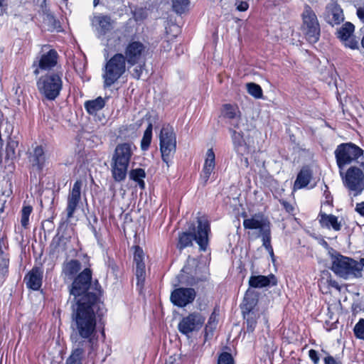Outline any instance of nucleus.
<instances>
[{"mask_svg":"<svg viewBox=\"0 0 364 364\" xmlns=\"http://www.w3.org/2000/svg\"><path fill=\"white\" fill-rule=\"evenodd\" d=\"M223 116L228 119L230 127L240 129V122L241 121V113L237 105L225 104L222 109Z\"/></svg>","mask_w":364,"mask_h":364,"instance_id":"393cba45","label":"nucleus"},{"mask_svg":"<svg viewBox=\"0 0 364 364\" xmlns=\"http://www.w3.org/2000/svg\"><path fill=\"white\" fill-rule=\"evenodd\" d=\"M312 177L311 171L308 168H303L299 172L294 184V189H301L307 186Z\"/></svg>","mask_w":364,"mask_h":364,"instance_id":"473e14b6","label":"nucleus"},{"mask_svg":"<svg viewBox=\"0 0 364 364\" xmlns=\"http://www.w3.org/2000/svg\"><path fill=\"white\" fill-rule=\"evenodd\" d=\"M205 317L202 313L194 311L183 317L178 324V331L189 338L194 332L201 329L205 323Z\"/></svg>","mask_w":364,"mask_h":364,"instance_id":"ddd939ff","label":"nucleus"},{"mask_svg":"<svg viewBox=\"0 0 364 364\" xmlns=\"http://www.w3.org/2000/svg\"><path fill=\"white\" fill-rule=\"evenodd\" d=\"M114 21L107 15H99L94 18L92 24L95 25L97 38L103 41L105 36L113 28Z\"/></svg>","mask_w":364,"mask_h":364,"instance_id":"b1692460","label":"nucleus"},{"mask_svg":"<svg viewBox=\"0 0 364 364\" xmlns=\"http://www.w3.org/2000/svg\"><path fill=\"white\" fill-rule=\"evenodd\" d=\"M323 18L329 25H338L344 20L343 9L336 1L331 0L326 6Z\"/></svg>","mask_w":364,"mask_h":364,"instance_id":"dca6fc26","label":"nucleus"},{"mask_svg":"<svg viewBox=\"0 0 364 364\" xmlns=\"http://www.w3.org/2000/svg\"><path fill=\"white\" fill-rule=\"evenodd\" d=\"M126 61L124 55L117 53L112 56L105 65L103 74L104 85L109 87L113 85L125 72Z\"/></svg>","mask_w":364,"mask_h":364,"instance_id":"9d476101","label":"nucleus"},{"mask_svg":"<svg viewBox=\"0 0 364 364\" xmlns=\"http://www.w3.org/2000/svg\"><path fill=\"white\" fill-rule=\"evenodd\" d=\"M236 129L233 127L229 128L234 150L238 155L243 156L249 152V147L245 141L243 132Z\"/></svg>","mask_w":364,"mask_h":364,"instance_id":"a878e982","label":"nucleus"},{"mask_svg":"<svg viewBox=\"0 0 364 364\" xmlns=\"http://www.w3.org/2000/svg\"><path fill=\"white\" fill-rule=\"evenodd\" d=\"M244 162H245V166H248V160L247 158L245 159Z\"/></svg>","mask_w":364,"mask_h":364,"instance_id":"774afa93","label":"nucleus"},{"mask_svg":"<svg viewBox=\"0 0 364 364\" xmlns=\"http://www.w3.org/2000/svg\"><path fill=\"white\" fill-rule=\"evenodd\" d=\"M36 85L39 92L48 100H55L63 88L62 74L49 73L41 76Z\"/></svg>","mask_w":364,"mask_h":364,"instance_id":"0eeeda50","label":"nucleus"},{"mask_svg":"<svg viewBox=\"0 0 364 364\" xmlns=\"http://www.w3.org/2000/svg\"><path fill=\"white\" fill-rule=\"evenodd\" d=\"M152 129L153 125L151 123H149L148 127H146L143 137L141 141V149L142 151H145L149 149V146L152 139Z\"/></svg>","mask_w":364,"mask_h":364,"instance_id":"58836bf2","label":"nucleus"},{"mask_svg":"<svg viewBox=\"0 0 364 364\" xmlns=\"http://www.w3.org/2000/svg\"><path fill=\"white\" fill-rule=\"evenodd\" d=\"M131 156L132 149L129 144H119L116 146L111 161V171L115 181L125 179Z\"/></svg>","mask_w":364,"mask_h":364,"instance_id":"39448f33","label":"nucleus"},{"mask_svg":"<svg viewBox=\"0 0 364 364\" xmlns=\"http://www.w3.org/2000/svg\"><path fill=\"white\" fill-rule=\"evenodd\" d=\"M217 364H235L232 355L227 352L220 354Z\"/></svg>","mask_w":364,"mask_h":364,"instance_id":"c03bdc74","label":"nucleus"},{"mask_svg":"<svg viewBox=\"0 0 364 364\" xmlns=\"http://www.w3.org/2000/svg\"><path fill=\"white\" fill-rule=\"evenodd\" d=\"M33 211V208L30 205H23L21 210V225L24 229H27L29 225V217Z\"/></svg>","mask_w":364,"mask_h":364,"instance_id":"ea45409f","label":"nucleus"},{"mask_svg":"<svg viewBox=\"0 0 364 364\" xmlns=\"http://www.w3.org/2000/svg\"><path fill=\"white\" fill-rule=\"evenodd\" d=\"M277 283L276 277L273 274L268 276H251L249 279V285L253 288H263L268 286H274Z\"/></svg>","mask_w":364,"mask_h":364,"instance_id":"cd10ccee","label":"nucleus"},{"mask_svg":"<svg viewBox=\"0 0 364 364\" xmlns=\"http://www.w3.org/2000/svg\"><path fill=\"white\" fill-rule=\"evenodd\" d=\"M8 242L6 238L0 237V257L9 256L7 252Z\"/></svg>","mask_w":364,"mask_h":364,"instance_id":"a18cd8bd","label":"nucleus"},{"mask_svg":"<svg viewBox=\"0 0 364 364\" xmlns=\"http://www.w3.org/2000/svg\"><path fill=\"white\" fill-rule=\"evenodd\" d=\"M359 264H360L362 265V269H363L364 267V258L360 259Z\"/></svg>","mask_w":364,"mask_h":364,"instance_id":"e2e57ef3","label":"nucleus"},{"mask_svg":"<svg viewBox=\"0 0 364 364\" xmlns=\"http://www.w3.org/2000/svg\"><path fill=\"white\" fill-rule=\"evenodd\" d=\"M138 186L141 188V189H144V187H145V183L143 180V178H138Z\"/></svg>","mask_w":364,"mask_h":364,"instance_id":"052dcab7","label":"nucleus"},{"mask_svg":"<svg viewBox=\"0 0 364 364\" xmlns=\"http://www.w3.org/2000/svg\"><path fill=\"white\" fill-rule=\"evenodd\" d=\"M309 356L311 360L314 363V364H318L319 363V356L318 352L314 349H311L309 350Z\"/></svg>","mask_w":364,"mask_h":364,"instance_id":"49530a36","label":"nucleus"},{"mask_svg":"<svg viewBox=\"0 0 364 364\" xmlns=\"http://www.w3.org/2000/svg\"><path fill=\"white\" fill-rule=\"evenodd\" d=\"M361 46L364 49V36H363L361 39Z\"/></svg>","mask_w":364,"mask_h":364,"instance_id":"0e129e2a","label":"nucleus"},{"mask_svg":"<svg viewBox=\"0 0 364 364\" xmlns=\"http://www.w3.org/2000/svg\"><path fill=\"white\" fill-rule=\"evenodd\" d=\"M4 141H6L5 152L0 151V166L4 168V172H6V175L3 177L2 194L9 197L13 193L12 179L15 170L14 160L17 156L19 137L18 135H14L10 139H6Z\"/></svg>","mask_w":364,"mask_h":364,"instance_id":"f03ea898","label":"nucleus"},{"mask_svg":"<svg viewBox=\"0 0 364 364\" xmlns=\"http://www.w3.org/2000/svg\"><path fill=\"white\" fill-rule=\"evenodd\" d=\"M82 186V181L80 180H77L74 183L73 188L68 196L67 207L65 209L67 220H69L73 218L74 213L78 206L81 199Z\"/></svg>","mask_w":364,"mask_h":364,"instance_id":"a211bd4d","label":"nucleus"},{"mask_svg":"<svg viewBox=\"0 0 364 364\" xmlns=\"http://www.w3.org/2000/svg\"><path fill=\"white\" fill-rule=\"evenodd\" d=\"M146 176V173L144 169L138 168V178H144Z\"/></svg>","mask_w":364,"mask_h":364,"instance_id":"4d7b16f0","label":"nucleus"},{"mask_svg":"<svg viewBox=\"0 0 364 364\" xmlns=\"http://www.w3.org/2000/svg\"><path fill=\"white\" fill-rule=\"evenodd\" d=\"M324 364H342L341 361L336 360L333 356L328 355L323 359Z\"/></svg>","mask_w":364,"mask_h":364,"instance_id":"09e8293b","label":"nucleus"},{"mask_svg":"<svg viewBox=\"0 0 364 364\" xmlns=\"http://www.w3.org/2000/svg\"><path fill=\"white\" fill-rule=\"evenodd\" d=\"M280 203L282 205L283 208L287 210L288 213H291L294 210L293 206L287 201L286 200H280Z\"/></svg>","mask_w":364,"mask_h":364,"instance_id":"864d4df0","label":"nucleus"},{"mask_svg":"<svg viewBox=\"0 0 364 364\" xmlns=\"http://www.w3.org/2000/svg\"><path fill=\"white\" fill-rule=\"evenodd\" d=\"M353 331L356 338L364 340V318H360L354 327Z\"/></svg>","mask_w":364,"mask_h":364,"instance_id":"37998d69","label":"nucleus"},{"mask_svg":"<svg viewBox=\"0 0 364 364\" xmlns=\"http://www.w3.org/2000/svg\"><path fill=\"white\" fill-rule=\"evenodd\" d=\"M132 250L133 251V261L136 262V245L132 247Z\"/></svg>","mask_w":364,"mask_h":364,"instance_id":"13d9d810","label":"nucleus"},{"mask_svg":"<svg viewBox=\"0 0 364 364\" xmlns=\"http://www.w3.org/2000/svg\"><path fill=\"white\" fill-rule=\"evenodd\" d=\"M98 4H99V0H94L93 1V4H94L95 6L98 5Z\"/></svg>","mask_w":364,"mask_h":364,"instance_id":"69168bd1","label":"nucleus"},{"mask_svg":"<svg viewBox=\"0 0 364 364\" xmlns=\"http://www.w3.org/2000/svg\"><path fill=\"white\" fill-rule=\"evenodd\" d=\"M343 183L350 191L355 192V196L359 195L364 190V173L355 166L350 167L345 175L340 171Z\"/></svg>","mask_w":364,"mask_h":364,"instance_id":"4468645a","label":"nucleus"},{"mask_svg":"<svg viewBox=\"0 0 364 364\" xmlns=\"http://www.w3.org/2000/svg\"><path fill=\"white\" fill-rule=\"evenodd\" d=\"M63 238V236L59 235V234H57L52 240V245L55 246V248L60 246V243Z\"/></svg>","mask_w":364,"mask_h":364,"instance_id":"5fc2aeb1","label":"nucleus"},{"mask_svg":"<svg viewBox=\"0 0 364 364\" xmlns=\"http://www.w3.org/2000/svg\"><path fill=\"white\" fill-rule=\"evenodd\" d=\"M73 348L70 356L66 360L65 364H82V359L87 355L90 359H94L97 350L88 349L85 346L72 344Z\"/></svg>","mask_w":364,"mask_h":364,"instance_id":"412c9836","label":"nucleus"},{"mask_svg":"<svg viewBox=\"0 0 364 364\" xmlns=\"http://www.w3.org/2000/svg\"><path fill=\"white\" fill-rule=\"evenodd\" d=\"M129 178L131 180L136 182V169H132L129 173Z\"/></svg>","mask_w":364,"mask_h":364,"instance_id":"6e6d98bb","label":"nucleus"},{"mask_svg":"<svg viewBox=\"0 0 364 364\" xmlns=\"http://www.w3.org/2000/svg\"><path fill=\"white\" fill-rule=\"evenodd\" d=\"M258 302V297L255 291L248 289L244 296L243 302L241 304L242 311H259L256 308Z\"/></svg>","mask_w":364,"mask_h":364,"instance_id":"c756f323","label":"nucleus"},{"mask_svg":"<svg viewBox=\"0 0 364 364\" xmlns=\"http://www.w3.org/2000/svg\"><path fill=\"white\" fill-rule=\"evenodd\" d=\"M242 313L247 332L253 333L257 326V319L260 317L259 311H242Z\"/></svg>","mask_w":364,"mask_h":364,"instance_id":"2f4dec72","label":"nucleus"},{"mask_svg":"<svg viewBox=\"0 0 364 364\" xmlns=\"http://www.w3.org/2000/svg\"><path fill=\"white\" fill-rule=\"evenodd\" d=\"M197 227L191 224L188 228V232H184L179 235L177 247L183 250L192 245L194 240L198 245L201 251H205L208 245V234L210 232V223L205 217L197 218Z\"/></svg>","mask_w":364,"mask_h":364,"instance_id":"7ed1b4c3","label":"nucleus"},{"mask_svg":"<svg viewBox=\"0 0 364 364\" xmlns=\"http://www.w3.org/2000/svg\"><path fill=\"white\" fill-rule=\"evenodd\" d=\"M43 269L41 267H33L24 277V282L28 289L38 291L42 286Z\"/></svg>","mask_w":364,"mask_h":364,"instance_id":"5701e85b","label":"nucleus"},{"mask_svg":"<svg viewBox=\"0 0 364 364\" xmlns=\"http://www.w3.org/2000/svg\"><path fill=\"white\" fill-rule=\"evenodd\" d=\"M108 267L111 268L113 272L115 271L116 264H114V261L111 260L110 259H109Z\"/></svg>","mask_w":364,"mask_h":364,"instance_id":"bf43d9fd","label":"nucleus"},{"mask_svg":"<svg viewBox=\"0 0 364 364\" xmlns=\"http://www.w3.org/2000/svg\"><path fill=\"white\" fill-rule=\"evenodd\" d=\"M145 254L143 250L138 246V287L141 286L145 280Z\"/></svg>","mask_w":364,"mask_h":364,"instance_id":"c9c22d12","label":"nucleus"},{"mask_svg":"<svg viewBox=\"0 0 364 364\" xmlns=\"http://www.w3.org/2000/svg\"><path fill=\"white\" fill-rule=\"evenodd\" d=\"M105 311L104 303L95 296H85L73 306L70 341L88 349L98 350L97 318Z\"/></svg>","mask_w":364,"mask_h":364,"instance_id":"f257e3e1","label":"nucleus"},{"mask_svg":"<svg viewBox=\"0 0 364 364\" xmlns=\"http://www.w3.org/2000/svg\"><path fill=\"white\" fill-rule=\"evenodd\" d=\"M125 61L128 65L133 66L136 63V41L132 40L125 49Z\"/></svg>","mask_w":364,"mask_h":364,"instance_id":"e433bc0d","label":"nucleus"},{"mask_svg":"<svg viewBox=\"0 0 364 364\" xmlns=\"http://www.w3.org/2000/svg\"><path fill=\"white\" fill-rule=\"evenodd\" d=\"M215 156L213 149H208L206 157L202 171L200 173L199 183L203 186H206L212 175L215 174Z\"/></svg>","mask_w":364,"mask_h":364,"instance_id":"4be33fe9","label":"nucleus"},{"mask_svg":"<svg viewBox=\"0 0 364 364\" xmlns=\"http://www.w3.org/2000/svg\"><path fill=\"white\" fill-rule=\"evenodd\" d=\"M14 125L7 119H3L0 113V149L3 147L4 140L10 139L13 137Z\"/></svg>","mask_w":364,"mask_h":364,"instance_id":"7c9ffc66","label":"nucleus"},{"mask_svg":"<svg viewBox=\"0 0 364 364\" xmlns=\"http://www.w3.org/2000/svg\"><path fill=\"white\" fill-rule=\"evenodd\" d=\"M355 210L362 217H364V202L358 203Z\"/></svg>","mask_w":364,"mask_h":364,"instance_id":"3c124183","label":"nucleus"},{"mask_svg":"<svg viewBox=\"0 0 364 364\" xmlns=\"http://www.w3.org/2000/svg\"><path fill=\"white\" fill-rule=\"evenodd\" d=\"M247 88L248 93L254 97L259 99L262 97V90L259 85L250 82L247 84Z\"/></svg>","mask_w":364,"mask_h":364,"instance_id":"79ce46f5","label":"nucleus"},{"mask_svg":"<svg viewBox=\"0 0 364 364\" xmlns=\"http://www.w3.org/2000/svg\"><path fill=\"white\" fill-rule=\"evenodd\" d=\"M189 0H172L173 10L178 14H182L188 10Z\"/></svg>","mask_w":364,"mask_h":364,"instance_id":"a19ab883","label":"nucleus"},{"mask_svg":"<svg viewBox=\"0 0 364 364\" xmlns=\"http://www.w3.org/2000/svg\"><path fill=\"white\" fill-rule=\"evenodd\" d=\"M196 296L194 289L180 287L171 292L170 299L174 306L185 307L194 301Z\"/></svg>","mask_w":364,"mask_h":364,"instance_id":"2eb2a0df","label":"nucleus"},{"mask_svg":"<svg viewBox=\"0 0 364 364\" xmlns=\"http://www.w3.org/2000/svg\"><path fill=\"white\" fill-rule=\"evenodd\" d=\"M92 275V270L90 268H85L74 279L70 289V294L74 296L75 304H77L78 301L85 296H93L98 300H101L100 292L90 291Z\"/></svg>","mask_w":364,"mask_h":364,"instance_id":"423d86ee","label":"nucleus"},{"mask_svg":"<svg viewBox=\"0 0 364 364\" xmlns=\"http://www.w3.org/2000/svg\"><path fill=\"white\" fill-rule=\"evenodd\" d=\"M9 256L0 257V285L6 279L9 274Z\"/></svg>","mask_w":364,"mask_h":364,"instance_id":"4c0bfd02","label":"nucleus"},{"mask_svg":"<svg viewBox=\"0 0 364 364\" xmlns=\"http://www.w3.org/2000/svg\"><path fill=\"white\" fill-rule=\"evenodd\" d=\"M245 229L259 230V236L262 237V245L274 260V251L271 245V229L269 222L262 215H254L243 220Z\"/></svg>","mask_w":364,"mask_h":364,"instance_id":"6e6552de","label":"nucleus"},{"mask_svg":"<svg viewBox=\"0 0 364 364\" xmlns=\"http://www.w3.org/2000/svg\"><path fill=\"white\" fill-rule=\"evenodd\" d=\"M58 54L54 49H50L47 53H43L38 61H34L33 67L35 68L33 74L38 75L39 70H50L53 68L58 63Z\"/></svg>","mask_w":364,"mask_h":364,"instance_id":"f3484780","label":"nucleus"},{"mask_svg":"<svg viewBox=\"0 0 364 364\" xmlns=\"http://www.w3.org/2000/svg\"><path fill=\"white\" fill-rule=\"evenodd\" d=\"M331 285L336 289H338V284L336 281H331Z\"/></svg>","mask_w":364,"mask_h":364,"instance_id":"680f3d73","label":"nucleus"},{"mask_svg":"<svg viewBox=\"0 0 364 364\" xmlns=\"http://www.w3.org/2000/svg\"><path fill=\"white\" fill-rule=\"evenodd\" d=\"M105 106V100L102 97H98L95 100H87L85 102L84 107L85 110L90 114H96L97 112L101 110Z\"/></svg>","mask_w":364,"mask_h":364,"instance_id":"f704fd0d","label":"nucleus"},{"mask_svg":"<svg viewBox=\"0 0 364 364\" xmlns=\"http://www.w3.org/2000/svg\"><path fill=\"white\" fill-rule=\"evenodd\" d=\"M355 26L350 22L345 23L338 31L337 37L346 47L350 49H359V43L353 36Z\"/></svg>","mask_w":364,"mask_h":364,"instance_id":"6ab92c4d","label":"nucleus"},{"mask_svg":"<svg viewBox=\"0 0 364 364\" xmlns=\"http://www.w3.org/2000/svg\"><path fill=\"white\" fill-rule=\"evenodd\" d=\"M363 151L353 143L341 144L335 150V156L338 168L341 170L343 166L357 160Z\"/></svg>","mask_w":364,"mask_h":364,"instance_id":"9b49d317","label":"nucleus"},{"mask_svg":"<svg viewBox=\"0 0 364 364\" xmlns=\"http://www.w3.org/2000/svg\"><path fill=\"white\" fill-rule=\"evenodd\" d=\"M332 271L343 279L362 277V265L352 258L341 255L337 252L331 254Z\"/></svg>","mask_w":364,"mask_h":364,"instance_id":"20e7f679","label":"nucleus"},{"mask_svg":"<svg viewBox=\"0 0 364 364\" xmlns=\"http://www.w3.org/2000/svg\"><path fill=\"white\" fill-rule=\"evenodd\" d=\"M149 15V10L146 9H141L138 10V21L146 18Z\"/></svg>","mask_w":364,"mask_h":364,"instance_id":"8fccbe9b","label":"nucleus"},{"mask_svg":"<svg viewBox=\"0 0 364 364\" xmlns=\"http://www.w3.org/2000/svg\"><path fill=\"white\" fill-rule=\"evenodd\" d=\"M131 11H132V13L133 14L134 18H135L136 15V11L135 10H132V9H131Z\"/></svg>","mask_w":364,"mask_h":364,"instance_id":"338daca9","label":"nucleus"},{"mask_svg":"<svg viewBox=\"0 0 364 364\" xmlns=\"http://www.w3.org/2000/svg\"><path fill=\"white\" fill-rule=\"evenodd\" d=\"M303 28L305 36L311 43H316L320 37V25L317 16L311 8L306 6L302 14Z\"/></svg>","mask_w":364,"mask_h":364,"instance_id":"f8f14e48","label":"nucleus"},{"mask_svg":"<svg viewBox=\"0 0 364 364\" xmlns=\"http://www.w3.org/2000/svg\"><path fill=\"white\" fill-rule=\"evenodd\" d=\"M159 146L162 161L168 166L176 151V136L171 126L162 127L159 134Z\"/></svg>","mask_w":364,"mask_h":364,"instance_id":"1a4fd4ad","label":"nucleus"},{"mask_svg":"<svg viewBox=\"0 0 364 364\" xmlns=\"http://www.w3.org/2000/svg\"><path fill=\"white\" fill-rule=\"evenodd\" d=\"M138 67L139 70H138V79L140 78L141 76L144 75V77H148L149 75V72L147 68H146V64L144 60L146 58H151L152 57V54L154 52V48L151 46L149 43H141L138 42Z\"/></svg>","mask_w":364,"mask_h":364,"instance_id":"aec40b11","label":"nucleus"},{"mask_svg":"<svg viewBox=\"0 0 364 364\" xmlns=\"http://www.w3.org/2000/svg\"><path fill=\"white\" fill-rule=\"evenodd\" d=\"M31 165L38 171H41L46 164L45 151L42 146H36L29 156Z\"/></svg>","mask_w":364,"mask_h":364,"instance_id":"c85d7f7f","label":"nucleus"},{"mask_svg":"<svg viewBox=\"0 0 364 364\" xmlns=\"http://www.w3.org/2000/svg\"><path fill=\"white\" fill-rule=\"evenodd\" d=\"M81 269V263L77 259H71L63 264V274L68 279H73Z\"/></svg>","mask_w":364,"mask_h":364,"instance_id":"72a5a7b5","label":"nucleus"},{"mask_svg":"<svg viewBox=\"0 0 364 364\" xmlns=\"http://www.w3.org/2000/svg\"><path fill=\"white\" fill-rule=\"evenodd\" d=\"M318 219L321 227L323 228L333 230L336 232L341 230V222L339 221L338 218L334 215L320 212Z\"/></svg>","mask_w":364,"mask_h":364,"instance_id":"bb28decb","label":"nucleus"},{"mask_svg":"<svg viewBox=\"0 0 364 364\" xmlns=\"http://www.w3.org/2000/svg\"><path fill=\"white\" fill-rule=\"evenodd\" d=\"M161 47V50L164 52H168L169 50H171L172 46L169 41H164L162 42Z\"/></svg>","mask_w":364,"mask_h":364,"instance_id":"603ef678","label":"nucleus"},{"mask_svg":"<svg viewBox=\"0 0 364 364\" xmlns=\"http://www.w3.org/2000/svg\"><path fill=\"white\" fill-rule=\"evenodd\" d=\"M235 5L237 10L239 11H245L249 8V4L247 1H236Z\"/></svg>","mask_w":364,"mask_h":364,"instance_id":"de8ad7c7","label":"nucleus"}]
</instances>
